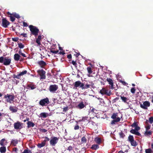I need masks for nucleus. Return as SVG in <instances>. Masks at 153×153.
<instances>
[{"label": "nucleus", "mask_w": 153, "mask_h": 153, "mask_svg": "<svg viewBox=\"0 0 153 153\" xmlns=\"http://www.w3.org/2000/svg\"><path fill=\"white\" fill-rule=\"evenodd\" d=\"M73 149V147L71 146H69L68 148L67 149V150H69L70 151L72 150Z\"/></svg>", "instance_id": "nucleus-53"}, {"label": "nucleus", "mask_w": 153, "mask_h": 153, "mask_svg": "<svg viewBox=\"0 0 153 153\" xmlns=\"http://www.w3.org/2000/svg\"><path fill=\"white\" fill-rule=\"evenodd\" d=\"M80 81H78L75 82L74 83V87L76 88L80 87Z\"/></svg>", "instance_id": "nucleus-26"}, {"label": "nucleus", "mask_w": 153, "mask_h": 153, "mask_svg": "<svg viewBox=\"0 0 153 153\" xmlns=\"http://www.w3.org/2000/svg\"><path fill=\"white\" fill-rule=\"evenodd\" d=\"M140 107L143 109H147L148 108V107H149L150 105V102L148 101H145L144 102L143 104H140Z\"/></svg>", "instance_id": "nucleus-9"}, {"label": "nucleus", "mask_w": 153, "mask_h": 153, "mask_svg": "<svg viewBox=\"0 0 153 153\" xmlns=\"http://www.w3.org/2000/svg\"><path fill=\"white\" fill-rule=\"evenodd\" d=\"M79 127L78 125H76L74 127V129L75 130H78L79 129Z\"/></svg>", "instance_id": "nucleus-58"}, {"label": "nucleus", "mask_w": 153, "mask_h": 153, "mask_svg": "<svg viewBox=\"0 0 153 153\" xmlns=\"http://www.w3.org/2000/svg\"><path fill=\"white\" fill-rule=\"evenodd\" d=\"M22 123H21L19 122H17L14 124V127L15 129H20L22 128Z\"/></svg>", "instance_id": "nucleus-11"}, {"label": "nucleus", "mask_w": 153, "mask_h": 153, "mask_svg": "<svg viewBox=\"0 0 153 153\" xmlns=\"http://www.w3.org/2000/svg\"><path fill=\"white\" fill-rule=\"evenodd\" d=\"M49 50L51 52L54 54H56L59 52V50L55 51L52 50V47H51L49 49Z\"/></svg>", "instance_id": "nucleus-38"}, {"label": "nucleus", "mask_w": 153, "mask_h": 153, "mask_svg": "<svg viewBox=\"0 0 153 153\" xmlns=\"http://www.w3.org/2000/svg\"><path fill=\"white\" fill-rule=\"evenodd\" d=\"M68 110V107H66L63 108V111L64 112H66Z\"/></svg>", "instance_id": "nucleus-64"}, {"label": "nucleus", "mask_w": 153, "mask_h": 153, "mask_svg": "<svg viewBox=\"0 0 153 153\" xmlns=\"http://www.w3.org/2000/svg\"><path fill=\"white\" fill-rule=\"evenodd\" d=\"M37 64L41 68H44L47 65L46 63L43 60H41L38 62Z\"/></svg>", "instance_id": "nucleus-16"}, {"label": "nucleus", "mask_w": 153, "mask_h": 153, "mask_svg": "<svg viewBox=\"0 0 153 153\" xmlns=\"http://www.w3.org/2000/svg\"><path fill=\"white\" fill-rule=\"evenodd\" d=\"M19 47L20 48H23L24 47V45L22 43H19L18 44Z\"/></svg>", "instance_id": "nucleus-43"}, {"label": "nucleus", "mask_w": 153, "mask_h": 153, "mask_svg": "<svg viewBox=\"0 0 153 153\" xmlns=\"http://www.w3.org/2000/svg\"><path fill=\"white\" fill-rule=\"evenodd\" d=\"M87 139L85 136L82 137L81 139V142L82 143H85L87 142Z\"/></svg>", "instance_id": "nucleus-36"}, {"label": "nucleus", "mask_w": 153, "mask_h": 153, "mask_svg": "<svg viewBox=\"0 0 153 153\" xmlns=\"http://www.w3.org/2000/svg\"><path fill=\"white\" fill-rule=\"evenodd\" d=\"M128 140L132 146L135 147L137 145V142L134 140V137L132 135H129L128 137Z\"/></svg>", "instance_id": "nucleus-4"}, {"label": "nucleus", "mask_w": 153, "mask_h": 153, "mask_svg": "<svg viewBox=\"0 0 153 153\" xmlns=\"http://www.w3.org/2000/svg\"><path fill=\"white\" fill-rule=\"evenodd\" d=\"M131 126L134 128L135 130H139L140 129V127L138 126V123L136 122H134V123L131 125Z\"/></svg>", "instance_id": "nucleus-15"}, {"label": "nucleus", "mask_w": 153, "mask_h": 153, "mask_svg": "<svg viewBox=\"0 0 153 153\" xmlns=\"http://www.w3.org/2000/svg\"><path fill=\"white\" fill-rule=\"evenodd\" d=\"M40 76V79H45L46 78L45 71L43 69L38 70L37 71Z\"/></svg>", "instance_id": "nucleus-8"}, {"label": "nucleus", "mask_w": 153, "mask_h": 153, "mask_svg": "<svg viewBox=\"0 0 153 153\" xmlns=\"http://www.w3.org/2000/svg\"><path fill=\"white\" fill-rule=\"evenodd\" d=\"M23 26L25 27H27L28 26L27 23L25 22H24L23 23Z\"/></svg>", "instance_id": "nucleus-63"}, {"label": "nucleus", "mask_w": 153, "mask_h": 153, "mask_svg": "<svg viewBox=\"0 0 153 153\" xmlns=\"http://www.w3.org/2000/svg\"><path fill=\"white\" fill-rule=\"evenodd\" d=\"M119 135L121 138H123L125 136L124 134L122 131L119 133Z\"/></svg>", "instance_id": "nucleus-41"}, {"label": "nucleus", "mask_w": 153, "mask_h": 153, "mask_svg": "<svg viewBox=\"0 0 153 153\" xmlns=\"http://www.w3.org/2000/svg\"><path fill=\"white\" fill-rule=\"evenodd\" d=\"M4 98L6 99L5 101L7 102L11 103L12 102H15V96L13 94H7L4 96Z\"/></svg>", "instance_id": "nucleus-2"}, {"label": "nucleus", "mask_w": 153, "mask_h": 153, "mask_svg": "<svg viewBox=\"0 0 153 153\" xmlns=\"http://www.w3.org/2000/svg\"><path fill=\"white\" fill-rule=\"evenodd\" d=\"M22 153H31V152L29 150L26 149L24 150Z\"/></svg>", "instance_id": "nucleus-46"}, {"label": "nucleus", "mask_w": 153, "mask_h": 153, "mask_svg": "<svg viewBox=\"0 0 153 153\" xmlns=\"http://www.w3.org/2000/svg\"><path fill=\"white\" fill-rule=\"evenodd\" d=\"M18 143V141L17 140L13 139L11 141V144L14 146H16Z\"/></svg>", "instance_id": "nucleus-29"}, {"label": "nucleus", "mask_w": 153, "mask_h": 153, "mask_svg": "<svg viewBox=\"0 0 153 153\" xmlns=\"http://www.w3.org/2000/svg\"><path fill=\"white\" fill-rule=\"evenodd\" d=\"M120 98L122 101L124 102H126V101L128 100V98L126 97H124V96H121Z\"/></svg>", "instance_id": "nucleus-35"}, {"label": "nucleus", "mask_w": 153, "mask_h": 153, "mask_svg": "<svg viewBox=\"0 0 153 153\" xmlns=\"http://www.w3.org/2000/svg\"><path fill=\"white\" fill-rule=\"evenodd\" d=\"M7 141L4 138L2 139L0 141V145L1 146H4L7 145Z\"/></svg>", "instance_id": "nucleus-19"}, {"label": "nucleus", "mask_w": 153, "mask_h": 153, "mask_svg": "<svg viewBox=\"0 0 153 153\" xmlns=\"http://www.w3.org/2000/svg\"><path fill=\"white\" fill-rule=\"evenodd\" d=\"M107 81L108 82L109 84L111 85L110 88L113 89L114 88L113 81L112 79L110 78H107L106 79Z\"/></svg>", "instance_id": "nucleus-14"}, {"label": "nucleus", "mask_w": 153, "mask_h": 153, "mask_svg": "<svg viewBox=\"0 0 153 153\" xmlns=\"http://www.w3.org/2000/svg\"><path fill=\"white\" fill-rule=\"evenodd\" d=\"M100 92L102 95H106L108 96H110L111 94L110 91H109L108 90L106 89L105 88H103L100 91Z\"/></svg>", "instance_id": "nucleus-5"}, {"label": "nucleus", "mask_w": 153, "mask_h": 153, "mask_svg": "<svg viewBox=\"0 0 153 153\" xmlns=\"http://www.w3.org/2000/svg\"><path fill=\"white\" fill-rule=\"evenodd\" d=\"M4 58L3 56H1L0 57V63H3L4 62Z\"/></svg>", "instance_id": "nucleus-47"}, {"label": "nucleus", "mask_w": 153, "mask_h": 153, "mask_svg": "<svg viewBox=\"0 0 153 153\" xmlns=\"http://www.w3.org/2000/svg\"><path fill=\"white\" fill-rule=\"evenodd\" d=\"M59 139V138L57 137H52L50 141L51 145L53 146H55L56 144L57 143Z\"/></svg>", "instance_id": "nucleus-7"}, {"label": "nucleus", "mask_w": 153, "mask_h": 153, "mask_svg": "<svg viewBox=\"0 0 153 153\" xmlns=\"http://www.w3.org/2000/svg\"><path fill=\"white\" fill-rule=\"evenodd\" d=\"M40 131L42 132H46L47 131V130L45 129H40Z\"/></svg>", "instance_id": "nucleus-61"}, {"label": "nucleus", "mask_w": 153, "mask_h": 153, "mask_svg": "<svg viewBox=\"0 0 153 153\" xmlns=\"http://www.w3.org/2000/svg\"><path fill=\"white\" fill-rule=\"evenodd\" d=\"M19 39L18 37H15L12 38V40L14 42H17L18 41Z\"/></svg>", "instance_id": "nucleus-59"}, {"label": "nucleus", "mask_w": 153, "mask_h": 153, "mask_svg": "<svg viewBox=\"0 0 153 153\" xmlns=\"http://www.w3.org/2000/svg\"><path fill=\"white\" fill-rule=\"evenodd\" d=\"M120 120V119L119 117H117L116 119H114L112 120L111 122V124L112 125H113L115 124L116 122H119Z\"/></svg>", "instance_id": "nucleus-23"}, {"label": "nucleus", "mask_w": 153, "mask_h": 153, "mask_svg": "<svg viewBox=\"0 0 153 153\" xmlns=\"http://www.w3.org/2000/svg\"><path fill=\"white\" fill-rule=\"evenodd\" d=\"M20 56L18 53H16L14 55V59L16 61H19L20 59Z\"/></svg>", "instance_id": "nucleus-28"}, {"label": "nucleus", "mask_w": 153, "mask_h": 153, "mask_svg": "<svg viewBox=\"0 0 153 153\" xmlns=\"http://www.w3.org/2000/svg\"><path fill=\"white\" fill-rule=\"evenodd\" d=\"M27 73V71L26 70H25L22 72H20L19 74V77H20L21 76H22L25 74H26Z\"/></svg>", "instance_id": "nucleus-32"}, {"label": "nucleus", "mask_w": 153, "mask_h": 153, "mask_svg": "<svg viewBox=\"0 0 153 153\" xmlns=\"http://www.w3.org/2000/svg\"><path fill=\"white\" fill-rule=\"evenodd\" d=\"M152 134V131H146L145 133V134L146 135L148 136L149 135H151Z\"/></svg>", "instance_id": "nucleus-40"}, {"label": "nucleus", "mask_w": 153, "mask_h": 153, "mask_svg": "<svg viewBox=\"0 0 153 153\" xmlns=\"http://www.w3.org/2000/svg\"><path fill=\"white\" fill-rule=\"evenodd\" d=\"M13 151L15 152L16 153H17L18 152V150L17 148L14 147L13 149Z\"/></svg>", "instance_id": "nucleus-51"}, {"label": "nucleus", "mask_w": 153, "mask_h": 153, "mask_svg": "<svg viewBox=\"0 0 153 153\" xmlns=\"http://www.w3.org/2000/svg\"><path fill=\"white\" fill-rule=\"evenodd\" d=\"M10 22L6 18H3L2 20V26L4 28H7L10 25Z\"/></svg>", "instance_id": "nucleus-10"}, {"label": "nucleus", "mask_w": 153, "mask_h": 153, "mask_svg": "<svg viewBox=\"0 0 153 153\" xmlns=\"http://www.w3.org/2000/svg\"><path fill=\"white\" fill-rule=\"evenodd\" d=\"M146 153H152V151L151 149L149 148L145 150Z\"/></svg>", "instance_id": "nucleus-42"}, {"label": "nucleus", "mask_w": 153, "mask_h": 153, "mask_svg": "<svg viewBox=\"0 0 153 153\" xmlns=\"http://www.w3.org/2000/svg\"><path fill=\"white\" fill-rule=\"evenodd\" d=\"M7 15H13L14 17H16L17 19H19L20 18L19 15L16 13H10L9 12H8L7 13Z\"/></svg>", "instance_id": "nucleus-18"}, {"label": "nucleus", "mask_w": 153, "mask_h": 153, "mask_svg": "<svg viewBox=\"0 0 153 153\" xmlns=\"http://www.w3.org/2000/svg\"><path fill=\"white\" fill-rule=\"evenodd\" d=\"M135 91L136 89L134 87L131 88V92L133 94H134Z\"/></svg>", "instance_id": "nucleus-49"}, {"label": "nucleus", "mask_w": 153, "mask_h": 153, "mask_svg": "<svg viewBox=\"0 0 153 153\" xmlns=\"http://www.w3.org/2000/svg\"><path fill=\"white\" fill-rule=\"evenodd\" d=\"M20 35L22 36L23 37H27V35L26 33H22L21 34L19 33Z\"/></svg>", "instance_id": "nucleus-55"}, {"label": "nucleus", "mask_w": 153, "mask_h": 153, "mask_svg": "<svg viewBox=\"0 0 153 153\" xmlns=\"http://www.w3.org/2000/svg\"><path fill=\"white\" fill-rule=\"evenodd\" d=\"M120 82L123 85H126V84H127V83L125 81H121Z\"/></svg>", "instance_id": "nucleus-62"}, {"label": "nucleus", "mask_w": 153, "mask_h": 153, "mask_svg": "<svg viewBox=\"0 0 153 153\" xmlns=\"http://www.w3.org/2000/svg\"><path fill=\"white\" fill-rule=\"evenodd\" d=\"M85 107V105L84 104L83 102H80L77 105V108L80 109L84 108Z\"/></svg>", "instance_id": "nucleus-22"}, {"label": "nucleus", "mask_w": 153, "mask_h": 153, "mask_svg": "<svg viewBox=\"0 0 153 153\" xmlns=\"http://www.w3.org/2000/svg\"><path fill=\"white\" fill-rule=\"evenodd\" d=\"M119 99V97H116L115 98H114V99H113L112 100V102L113 103H114L115 102H116L117 100Z\"/></svg>", "instance_id": "nucleus-57"}, {"label": "nucleus", "mask_w": 153, "mask_h": 153, "mask_svg": "<svg viewBox=\"0 0 153 153\" xmlns=\"http://www.w3.org/2000/svg\"><path fill=\"white\" fill-rule=\"evenodd\" d=\"M13 76V77L14 78H16L17 79H19L20 78L19 76V74H17V75L14 74Z\"/></svg>", "instance_id": "nucleus-54"}, {"label": "nucleus", "mask_w": 153, "mask_h": 153, "mask_svg": "<svg viewBox=\"0 0 153 153\" xmlns=\"http://www.w3.org/2000/svg\"><path fill=\"white\" fill-rule=\"evenodd\" d=\"M50 102L49 99L47 97L41 100L39 102V104L42 106H46Z\"/></svg>", "instance_id": "nucleus-3"}, {"label": "nucleus", "mask_w": 153, "mask_h": 153, "mask_svg": "<svg viewBox=\"0 0 153 153\" xmlns=\"http://www.w3.org/2000/svg\"><path fill=\"white\" fill-rule=\"evenodd\" d=\"M99 148V146L97 144H94L93 145L91 148L92 150H96L97 149Z\"/></svg>", "instance_id": "nucleus-27"}, {"label": "nucleus", "mask_w": 153, "mask_h": 153, "mask_svg": "<svg viewBox=\"0 0 153 153\" xmlns=\"http://www.w3.org/2000/svg\"><path fill=\"white\" fill-rule=\"evenodd\" d=\"M29 27L31 32V35H33L35 37L37 36L39 32V30L37 27L31 25L29 26Z\"/></svg>", "instance_id": "nucleus-1"}, {"label": "nucleus", "mask_w": 153, "mask_h": 153, "mask_svg": "<svg viewBox=\"0 0 153 153\" xmlns=\"http://www.w3.org/2000/svg\"><path fill=\"white\" fill-rule=\"evenodd\" d=\"M87 70L88 73L90 74H91L92 73L91 68L90 67H88L87 68Z\"/></svg>", "instance_id": "nucleus-44"}, {"label": "nucleus", "mask_w": 153, "mask_h": 153, "mask_svg": "<svg viewBox=\"0 0 153 153\" xmlns=\"http://www.w3.org/2000/svg\"><path fill=\"white\" fill-rule=\"evenodd\" d=\"M84 85L83 83H82L80 82V88H81L82 89H85V86Z\"/></svg>", "instance_id": "nucleus-50"}, {"label": "nucleus", "mask_w": 153, "mask_h": 153, "mask_svg": "<svg viewBox=\"0 0 153 153\" xmlns=\"http://www.w3.org/2000/svg\"><path fill=\"white\" fill-rule=\"evenodd\" d=\"M71 63L75 67H76L77 63L76 62V61L72 60L71 62Z\"/></svg>", "instance_id": "nucleus-52"}, {"label": "nucleus", "mask_w": 153, "mask_h": 153, "mask_svg": "<svg viewBox=\"0 0 153 153\" xmlns=\"http://www.w3.org/2000/svg\"><path fill=\"white\" fill-rule=\"evenodd\" d=\"M79 69L77 70V72L78 73L81 72V71H83L84 70V68L83 67V65L80 63H79Z\"/></svg>", "instance_id": "nucleus-25"}, {"label": "nucleus", "mask_w": 153, "mask_h": 153, "mask_svg": "<svg viewBox=\"0 0 153 153\" xmlns=\"http://www.w3.org/2000/svg\"><path fill=\"white\" fill-rule=\"evenodd\" d=\"M95 141L98 144H100L101 143V139L99 137H96L94 139Z\"/></svg>", "instance_id": "nucleus-33"}, {"label": "nucleus", "mask_w": 153, "mask_h": 153, "mask_svg": "<svg viewBox=\"0 0 153 153\" xmlns=\"http://www.w3.org/2000/svg\"><path fill=\"white\" fill-rule=\"evenodd\" d=\"M27 124V127L28 128L31 127H33L35 126V124L33 123L30 121H28Z\"/></svg>", "instance_id": "nucleus-21"}, {"label": "nucleus", "mask_w": 153, "mask_h": 153, "mask_svg": "<svg viewBox=\"0 0 153 153\" xmlns=\"http://www.w3.org/2000/svg\"><path fill=\"white\" fill-rule=\"evenodd\" d=\"M138 130H135L134 129H132L130 131V132L134 134H135V135L139 136H141V134L138 131Z\"/></svg>", "instance_id": "nucleus-17"}, {"label": "nucleus", "mask_w": 153, "mask_h": 153, "mask_svg": "<svg viewBox=\"0 0 153 153\" xmlns=\"http://www.w3.org/2000/svg\"><path fill=\"white\" fill-rule=\"evenodd\" d=\"M8 16L10 18L11 21L13 22L15 21V19L13 15H8Z\"/></svg>", "instance_id": "nucleus-37"}, {"label": "nucleus", "mask_w": 153, "mask_h": 153, "mask_svg": "<svg viewBox=\"0 0 153 153\" xmlns=\"http://www.w3.org/2000/svg\"><path fill=\"white\" fill-rule=\"evenodd\" d=\"M90 85H89L88 83H86L85 85V89L89 88L90 87Z\"/></svg>", "instance_id": "nucleus-56"}, {"label": "nucleus", "mask_w": 153, "mask_h": 153, "mask_svg": "<svg viewBox=\"0 0 153 153\" xmlns=\"http://www.w3.org/2000/svg\"><path fill=\"white\" fill-rule=\"evenodd\" d=\"M44 138H45V139L43 141L46 144V142L47 141H49L50 140L49 138L48 137H45Z\"/></svg>", "instance_id": "nucleus-45"}, {"label": "nucleus", "mask_w": 153, "mask_h": 153, "mask_svg": "<svg viewBox=\"0 0 153 153\" xmlns=\"http://www.w3.org/2000/svg\"><path fill=\"white\" fill-rule=\"evenodd\" d=\"M58 89V86L56 85H51L49 88V90L52 93H55L56 91Z\"/></svg>", "instance_id": "nucleus-6"}, {"label": "nucleus", "mask_w": 153, "mask_h": 153, "mask_svg": "<svg viewBox=\"0 0 153 153\" xmlns=\"http://www.w3.org/2000/svg\"><path fill=\"white\" fill-rule=\"evenodd\" d=\"M42 36L40 35L39 36L38 38L36 39V42L39 45H41L40 41L42 39Z\"/></svg>", "instance_id": "nucleus-20"}, {"label": "nucleus", "mask_w": 153, "mask_h": 153, "mask_svg": "<svg viewBox=\"0 0 153 153\" xmlns=\"http://www.w3.org/2000/svg\"><path fill=\"white\" fill-rule=\"evenodd\" d=\"M48 114L47 113H45V112H43L41 113L40 115V117H42L43 118H46L47 117V114Z\"/></svg>", "instance_id": "nucleus-34"}, {"label": "nucleus", "mask_w": 153, "mask_h": 153, "mask_svg": "<svg viewBox=\"0 0 153 153\" xmlns=\"http://www.w3.org/2000/svg\"><path fill=\"white\" fill-rule=\"evenodd\" d=\"M11 59L8 57L4 58L3 65H8L11 63Z\"/></svg>", "instance_id": "nucleus-12"}, {"label": "nucleus", "mask_w": 153, "mask_h": 153, "mask_svg": "<svg viewBox=\"0 0 153 153\" xmlns=\"http://www.w3.org/2000/svg\"><path fill=\"white\" fill-rule=\"evenodd\" d=\"M9 109L12 113L16 112L18 110V108L15 106H10Z\"/></svg>", "instance_id": "nucleus-13"}, {"label": "nucleus", "mask_w": 153, "mask_h": 153, "mask_svg": "<svg viewBox=\"0 0 153 153\" xmlns=\"http://www.w3.org/2000/svg\"><path fill=\"white\" fill-rule=\"evenodd\" d=\"M149 122L151 124H152L153 123V117H152L149 118Z\"/></svg>", "instance_id": "nucleus-48"}, {"label": "nucleus", "mask_w": 153, "mask_h": 153, "mask_svg": "<svg viewBox=\"0 0 153 153\" xmlns=\"http://www.w3.org/2000/svg\"><path fill=\"white\" fill-rule=\"evenodd\" d=\"M150 125L148 124V125L146 127V130L147 131L150 128Z\"/></svg>", "instance_id": "nucleus-60"}, {"label": "nucleus", "mask_w": 153, "mask_h": 153, "mask_svg": "<svg viewBox=\"0 0 153 153\" xmlns=\"http://www.w3.org/2000/svg\"><path fill=\"white\" fill-rule=\"evenodd\" d=\"M27 87L29 88H30V89L31 90H33L35 88H36V85H33L32 84H30L28 85H27Z\"/></svg>", "instance_id": "nucleus-30"}, {"label": "nucleus", "mask_w": 153, "mask_h": 153, "mask_svg": "<svg viewBox=\"0 0 153 153\" xmlns=\"http://www.w3.org/2000/svg\"><path fill=\"white\" fill-rule=\"evenodd\" d=\"M117 113H114L112 115L111 117V118L114 119H116L117 118Z\"/></svg>", "instance_id": "nucleus-39"}, {"label": "nucleus", "mask_w": 153, "mask_h": 153, "mask_svg": "<svg viewBox=\"0 0 153 153\" xmlns=\"http://www.w3.org/2000/svg\"><path fill=\"white\" fill-rule=\"evenodd\" d=\"M45 144L44 142L43 141L41 143H38L37 146L38 148H41L43 146H44L45 145Z\"/></svg>", "instance_id": "nucleus-31"}, {"label": "nucleus", "mask_w": 153, "mask_h": 153, "mask_svg": "<svg viewBox=\"0 0 153 153\" xmlns=\"http://www.w3.org/2000/svg\"><path fill=\"white\" fill-rule=\"evenodd\" d=\"M0 148V152L1 153H4L6 151V148L4 146H2Z\"/></svg>", "instance_id": "nucleus-24"}]
</instances>
